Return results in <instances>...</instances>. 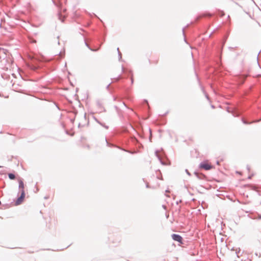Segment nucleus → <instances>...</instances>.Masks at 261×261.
<instances>
[{
    "mask_svg": "<svg viewBox=\"0 0 261 261\" xmlns=\"http://www.w3.org/2000/svg\"><path fill=\"white\" fill-rule=\"evenodd\" d=\"M213 166L208 161H205L199 165V168L203 169L205 170H209L213 169Z\"/></svg>",
    "mask_w": 261,
    "mask_h": 261,
    "instance_id": "nucleus-1",
    "label": "nucleus"
},
{
    "mask_svg": "<svg viewBox=\"0 0 261 261\" xmlns=\"http://www.w3.org/2000/svg\"><path fill=\"white\" fill-rule=\"evenodd\" d=\"M24 197H25V193H24V191L23 190H21V195L17 199L15 204L16 205L20 204L22 203V202L23 201Z\"/></svg>",
    "mask_w": 261,
    "mask_h": 261,
    "instance_id": "nucleus-2",
    "label": "nucleus"
},
{
    "mask_svg": "<svg viewBox=\"0 0 261 261\" xmlns=\"http://www.w3.org/2000/svg\"><path fill=\"white\" fill-rule=\"evenodd\" d=\"M172 238L175 241L178 242V243H179L181 244H182L183 243H182V240H183L182 238L178 234H173L172 235Z\"/></svg>",
    "mask_w": 261,
    "mask_h": 261,
    "instance_id": "nucleus-3",
    "label": "nucleus"
},
{
    "mask_svg": "<svg viewBox=\"0 0 261 261\" xmlns=\"http://www.w3.org/2000/svg\"><path fill=\"white\" fill-rule=\"evenodd\" d=\"M19 188L22 189L21 190H24V184H23V182L22 181V180L21 179L19 180Z\"/></svg>",
    "mask_w": 261,
    "mask_h": 261,
    "instance_id": "nucleus-4",
    "label": "nucleus"
},
{
    "mask_svg": "<svg viewBox=\"0 0 261 261\" xmlns=\"http://www.w3.org/2000/svg\"><path fill=\"white\" fill-rule=\"evenodd\" d=\"M9 177L11 179H15V176L14 174H12V173H10L9 174Z\"/></svg>",
    "mask_w": 261,
    "mask_h": 261,
    "instance_id": "nucleus-5",
    "label": "nucleus"
}]
</instances>
